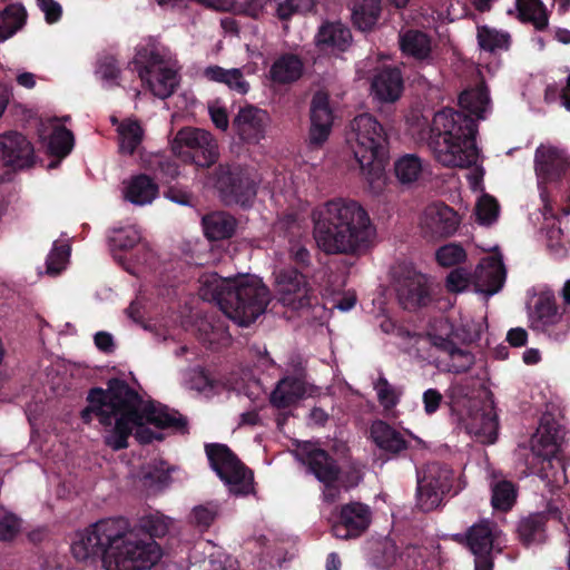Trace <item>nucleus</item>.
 <instances>
[{
    "instance_id": "a211bd4d",
    "label": "nucleus",
    "mask_w": 570,
    "mask_h": 570,
    "mask_svg": "<svg viewBox=\"0 0 570 570\" xmlns=\"http://www.w3.org/2000/svg\"><path fill=\"white\" fill-rule=\"evenodd\" d=\"M460 224L456 212L444 203H433L425 207L421 217L424 237L445 238L455 233Z\"/></svg>"
},
{
    "instance_id": "338daca9",
    "label": "nucleus",
    "mask_w": 570,
    "mask_h": 570,
    "mask_svg": "<svg viewBox=\"0 0 570 570\" xmlns=\"http://www.w3.org/2000/svg\"><path fill=\"white\" fill-rule=\"evenodd\" d=\"M165 196L176 204L191 206L193 195L186 189L170 186L166 190Z\"/></svg>"
},
{
    "instance_id": "393cba45",
    "label": "nucleus",
    "mask_w": 570,
    "mask_h": 570,
    "mask_svg": "<svg viewBox=\"0 0 570 570\" xmlns=\"http://www.w3.org/2000/svg\"><path fill=\"white\" fill-rule=\"evenodd\" d=\"M353 42L351 29L341 21L323 22L315 36L316 47L327 53L338 55L350 49Z\"/></svg>"
},
{
    "instance_id": "9d476101",
    "label": "nucleus",
    "mask_w": 570,
    "mask_h": 570,
    "mask_svg": "<svg viewBox=\"0 0 570 570\" xmlns=\"http://www.w3.org/2000/svg\"><path fill=\"white\" fill-rule=\"evenodd\" d=\"M465 484L455 479L445 464L432 462L417 473L416 504L422 511H432L441 505L444 497L453 491L459 493Z\"/></svg>"
},
{
    "instance_id": "864d4df0",
    "label": "nucleus",
    "mask_w": 570,
    "mask_h": 570,
    "mask_svg": "<svg viewBox=\"0 0 570 570\" xmlns=\"http://www.w3.org/2000/svg\"><path fill=\"white\" fill-rule=\"evenodd\" d=\"M476 219L482 225H491L499 215V204L492 196L484 195L480 198L475 207Z\"/></svg>"
},
{
    "instance_id": "20e7f679",
    "label": "nucleus",
    "mask_w": 570,
    "mask_h": 570,
    "mask_svg": "<svg viewBox=\"0 0 570 570\" xmlns=\"http://www.w3.org/2000/svg\"><path fill=\"white\" fill-rule=\"evenodd\" d=\"M318 249H370L376 236L367 212L353 199L334 198L313 212Z\"/></svg>"
},
{
    "instance_id": "9b49d317",
    "label": "nucleus",
    "mask_w": 570,
    "mask_h": 570,
    "mask_svg": "<svg viewBox=\"0 0 570 570\" xmlns=\"http://www.w3.org/2000/svg\"><path fill=\"white\" fill-rule=\"evenodd\" d=\"M206 454L212 469L227 487L228 492L236 497L254 493L253 472L223 444L206 446Z\"/></svg>"
},
{
    "instance_id": "79ce46f5",
    "label": "nucleus",
    "mask_w": 570,
    "mask_h": 570,
    "mask_svg": "<svg viewBox=\"0 0 570 570\" xmlns=\"http://www.w3.org/2000/svg\"><path fill=\"white\" fill-rule=\"evenodd\" d=\"M110 249H134L141 244V249H148L142 244V236L135 226L121 227L114 229L108 236Z\"/></svg>"
},
{
    "instance_id": "052dcab7",
    "label": "nucleus",
    "mask_w": 570,
    "mask_h": 570,
    "mask_svg": "<svg viewBox=\"0 0 570 570\" xmlns=\"http://www.w3.org/2000/svg\"><path fill=\"white\" fill-rule=\"evenodd\" d=\"M70 252H49L46 258L45 273L49 276H56L65 271L69 264Z\"/></svg>"
},
{
    "instance_id": "6ab92c4d",
    "label": "nucleus",
    "mask_w": 570,
    "mask_h": 570,
    "mask_svg": "<svg viewBox=\"0 0 570 570\" xmlns=\"http://www.w3.org/2000/svg\"><path fill=\"white\" fill-rule=\"evenodd\" d=\"M35 164V148L20 132L0 135V165L12 170L29 168Z\"/></svg>"
},
{
    "instance_id": "a878e982",
    "label": "nucleus",
    "mask_w": 570,
    "mask_h": 570,
    "mask_svg": "<svg viewBox=\"0 0 570 570\" xmlns=\"http://www.w3.org/2000/svg\"><path fill=\"white\" fill-rule=\"evenodd\" d=\"M530 322L533 330L552 335L553 327L563 322V313L551 295L541 294L530 314Z\"/></svg>"
},
{
    "instance_id": "473e14b6",
    "label": "nucleus",
    "mask_w": 570,
    "mask_h": 570,
    "mask_svg": "<svg viewBox=\"0 0 570 570\" xmlns=\"http://www.w3.org/2000/svg\"><path fill=\"white\" fill-rule=\"evenodd\" d=\"M400 49L405 56L424 60L431 55V39L423 31L410 29L400 35Z\"/></svg>"
},
{
    "instance_id": "7c9ffc66",
    "label": "nucleus",
    "mask_w": 570,
    "mask_h": 570,
    "mask_svg": "<svg viewBox=\"0 0 570 570\" xmlns=\"http://www.w3.org/2000/svg\"><path fill=\"white\" fill-rule=\"evenodd\" d=\"M159 193L158 185L146 174L132 176L125 189V198L134 205L150 204Z\"/></svg>"
},
{
    "instance_id": "5701e85b",
    "label": "nucleus",
    "mask_w": 570,
    "mask_h": 570,
    "mask_svg": "<svg viewBox=\"0 0 570 570\" xmlns=\"http://www.w3.org/2000/svg\"><path fill=\"white\" fill-rule=\"evenodd\" d=\"M269 120L267 111L247 106L239 109L233 120V127L243 141L257 144L265 137Z\"/></svg>"
},
{
    "instance_id": "8fccbe9b",
    "label": "nucleus",
    "mask_w": 570,
    "mask_h": 570,
    "mask_svg": "<svg viewBox=\"0 0 570 570\" xmlns=\"http://www.w3.org/2000/svg\"><path fill=\"white\" fill-rule=\"evenodd\" d=\"M311 122L333 126V112L330 107L328 97L317 92L313 96L309 110Z\"/></svg>"
},
{
    "instance_id": "bf43d9fd",
    "label": "nucleus",
    "mask_w": 570,
    "mask_h": 570,
    "mask_svg": "<svg viewBox=\"0 0 570 570\" xmlns=\"http://www.w3.org/2000/svg\"><path fill=\"white\" fill-rule=\"evenodd\" d=\"M190 570H236L230 559L223 553H210L208 558L202 560L199 564L194 563Z\"/></svg>"
},
{
    "instance_id": "2f4dec72",
    "label": "nucleus",
    "mask_w": 570,
    "mask_h": 570,
    "mask_svg": "<svg viewBox=\"0 0 570 570\" xmlns=\"http://www.w3.org/2000/svg\"><path fill=\"white\" fill-rule=\"evenodd\" d=\"M370 434L375 445L385 452L399 453L406 449V441L402 433L384 421H374L371 425Z\"/></svg>"
},
{
    "instance_id": "72a5a7b5",
    "label": "nucleus",
    "mask_w": 570,
    "mask_h": 570,
    "mask_svg": "<svg viewBox=\"0 0 570 570\" xmlns=\"http://www.w3.org/2000/svg\"><path fill=\"white\" fill-rule=\"evenodd\" d=\"M476 39L479 47L490 53L507 51L511 45V37L508 32L497 30L489 26L478 27Z\"/></svg>"
},
{
    "instance_id": "f8f14e48",
    "label": "nucleus",
    "mask_w": 570,
    "mask_h": 570,
    "mask_svg": "<svg viewBox=\"0 0 570 570\" xmlns=\"http://www.w3.org/2000/svg\"><path fill=\"white\" fill-rule=\"evenodd\" d=\"M295 455L324 485V501L328 503L337 501L342 489H346L347 485L341 480L340 470L328 454L314 443L302 442L297 445Z\"/></svg>"
},
{
    "instance_id": "423d86ee",
    "label": "nucleus",
    "mask_w": 570,
    "mask_h": 570,
    "mask_svg": "<svg viewBox=\"0 0 570 570\" xmlns=\"http://www.w3.org/2000/svg\"><path fill=\"white\" fill-rule=\"evenodd\" d=\"M346 142L366 180L370 184L380 180L390 158V140L384 126L371 114H361L351 121Z\"/></svg>"
},
{
    "instance_id": "6e6552de",
    "label": "nucleus",
    "mask_w": 570,
    "mask_h": 570,
    "mask_svg": "<svg viewBox=\"0 0 570 570\" xmlns=\"http://www.w3.org/2000/svg\"><path fill=\"white\" fill-rule=\"evenodd\" d=\"M451 409L458 414L465 430L482 443H494L498 435V416L491 402L469 396V389L452 383L446 392Z\"/></svg>"
},
{
    "instance_id": "58836bf2",
    "label": "nucleus",
    "mask_w": 570,
    "mask_h": 570,
    "mask_svg": "<svg viewBox=\"0 0 570 570\" xmlns=\"http://www.w3.org/2000/svg\"><path fill=\"white\" fill-rule=\"evenodd\" d=\"M171 524V519L160 514L159 512L149 513L139 519V528L147 532L149 537H140L136 528L130 525L131 531L139 539L151 540L153 537H163L165 535L169 527ZM154 542L159 547V544L154 540Z\"/></svg>"
},
{
    "instance_id": "6e6d98bb",
    "label": "nucleus",
    "mask_w": 570,
    "mask_h": 570,
    "mask_svg": "<svg viewBox=\"0 0 570 570\" xmlns=\"http://www.w3.org/2000/svg\"><path fill=\"white\" fill-rule=\"evenodd\" d=\"M485 328V323L483 318L478 321L474 320H463L461 327L456 328L453 332V336L460 338L464 342H474L480 338L482 332Z\"/></svg>"
},
{
    "instance_id": "e2e57ef3",
    "label": "nucleus",
    "mask_w": 570,
    "mask_h": 570,
    "mask_svg": "<svg viewBox=\"0 0 570 570\" xmlns=\"http://www.w3.org/2000/svg\"><path fill=\"white\" fill-rule=\"evenodd\" d=\"M332 131L331 126L311 122L308 141L313 147H321L327 139Z\"/></svg>"
},
{
    "instance_id": "a19ab883",
    "label": "nucleus",
    "mask_w": 570,
    "mask_h": 570,
    "mask_svg": "<svg viewBox=\"0 0 570 570\" xmlns=\"http://www.w3.org/2000/svg\"><path fill=\"white\" fill-rule=\"evenodd\" d=\"M27 13L22 7L10 4L0 13V41L13 36L26 22Z\"/></svg>"
},
{
    "instance_id": "7ed1b4c3",
    "label": "nucleus",
    "mask_w": 570,
    "mask_h": 570,
    "mask_svg": "<svg viewBox=\"0 0 570 570\" xmlns=\"http://www.w3.org/2000/svg\"><path fill=\"white\" fill-rule=\"evenodd\" d=\"M459 105L462 110L444 108L434 115L429 147L441 165L470 168L476 165L480 156L476 121L484 119L490 105L485 83L463 90L459 96Z\"/></svg>"
},
{
    "instance_id": "0e129e2a",
    "label": "nucleus",
    "mask_w": 570,
    "mask_h": 570,
    "mask_svg": "<svg viewBox=\"0 0 570 570\" xmlns=\"http://www.w3.org/2000/svg\"><path fill=\"white\" fill-rule=\"evenodd\" d=\"M435 258L443 267H458L466 261V252H435Z\"/></svg>"
},
{
    "instance_id": "4468645a",
    "label": "nucleus",
    "mask_w": 570,
    "mask_h": 570,
    "mask_svg": "<svg viewBox=\"0 0 570 570\" xmlns=\"http://www.w3.org/2000/svg\"><path fill=\"white\" fill-rule=\"evenodd\" d=\"M214 183L226 204L248 207L257 194L255 180L238 165L219 164L214 170Z\"/></svg>"
},
{
    "instance_id": "4c0bfd02",
    "label": "nucleus",
    "mask_w": 570,
    "mask_h": 570,
    "mask_svg": "<svg viewBox=\"0 0 570 570\" xmlns=\"http://www.w3.org/2000/svg\"><path fill=\"white\" fill-rule=\"evenodd\" d=\"M119 150L134 155L144 138V129L137 120L126 119L118 127Z\"/></svg>"
},
{
    "instance_id": "1a4fd4ad",
    "label": "nucleus",
    "mask_w": 570,
    "mask_h": 570,
    "mask_svg": "<svg viewBox=\"0 0 570 570\" xmlns=\"http://www.w3.org/2000/svg\"><path fill=\"white\" fill-rule=\"evenodd\" d=\"M129 66L138 72L142 83L157 98L170 97L178 86L177 71L166 65L164 57L153 43L137 47Z\"/></svg>"
},
{
    "instance_id": "cd10ccee",
    "label": "nucleus",
    "mask_w": 570,
    "mask_h": 570,
    "mask_svg": "<svg viewBox=\"0 0 570 570\" xmlns=\"http://www.w3.org/2000/svg\"><path fill=\"white\" fill-rule=\"evenodd\" d=\"M351 21L362 32L372 31L382 13V0H350Z\"/></svg>"
},
{
    "instance_id": "4d7b16f0",
    "label": "nucleus",
    "mask_w": 570,
    "mask_h": 570,
    "mask_svg": "<svg viewBox=\"0 0 570 570\" xmlns=\"http://www.w3.org/2000/svg\"><path fill=\"white\" fill-rule=\"evenodd\" d=\"M423 559L424 554L421 548L409 546L399 554L397 559L393 557L391 560H386L385 564L400 562L405 569L413 570L423 562Z\"/></svg>"
},
{
    "instance_id": "ddd939ff",
    "label": "nucleus",
    "mask_w": 570,
    "mask_h": 570,
    "mask_svg": "<svg viewBox=\"0 0 570 570\" xmlns=\"http://www.w3.org/2000/svg\"><path fill=\"white\" fill-rule=\"evenodd\" d=\"M534 170L538 178V188L541 199L547 203L549 197L548 185L567 183L566 202L570 213V157L554 146L541 144L534 153Z\"/></svg>"
},
{
    "instance_id": "c9c22d12",
    "label": "nucleus",
    "mask_w": 570,
    "mask_h": 570,
    "mask_svg": "<svg viewBox=\"0 0 570 570\" xmlns=\"http://www.w3.org/2000/svg\"><path fill=\"white\" fill-rule=\"evenodd\" d=\"M205 76L213 81L227 85L232 90L245 95L249 89V83L244 79L240 69H224L219 66L206 68Z\"/></svg>"
},
{
    "instance_id": "412c9836",
    "label": "nucleus",
    "mask_w": 570,
    "mask_h": 570,
    "mask_svg": "<svg viewBox=\"0 0 570 570\" xmlns=\"http://www.w3.org/2000/svg\"><path fill=\"white\" fill-rule=\"evenodd\" d=\"M507 271L500 255L483 258L473 272L474 291L485 297L499 293L505 282Z\"/></svg>"
},
{
    "instance_id": "680f3d73",
    "label": "nucleus",
    "mask_w": 570,
    "mask_h": 570,
    "mask_svg": "<svg viewBox=\"0 0 570 570\" xmlns=\"http://www.w3.org/2000/svg\"><path fill=\"white\" fill-rule=\"evenodd\" d=\"M38 7L45 13L47 23L58 22L62 16L61 6L55 0H37Z\"/></svg>"
},
{
    "instance_id": "603ef678",
    "label": "nucleus",
    "mask_w": 570,
    "mask_h": 570,
    "mask_svg": "<svg viewBox=\"0 0 570 570\" xmlns=\"http://www.w3.org/2000/svg\"><path fill=\"white\" fill-rule=\"evenodd\" d=\"M198 331L202 340L209 344H225L229 340L226 328L219 322L214 323L212 318L202 320Z\"/></svg>"
},
{
    "instance_id": "39448f33",
    "label": "nucleus",
    "mask_w": 570,
    "mask_h": 570,
    "mask_svg": "<svg viewBox=\"0 0 570 570\" xmlns=\"http://www.w3.org/2000/svg\"><path fill=\"white\" fill-rule=\"evenodd\" d=\"M199 295L205 301L216 302L222 312L239 326L254 323L271 301L268 287L252 274L234 277L204 274L199 278Z\"/></svg>"
},
{
    "instance_id": "37998d69",
    "label": "nucleus",
    "mask_w": 570,
    "mask_h": 570,
    "mask_svg": "<svg viewBox=\"0 0 570 570\" xmlns=\"http://www.w3.org/2000/svg\"><path fill=\"white\" fill-rule=\"evenodd\" d=\"M518 532L521 541L527 546L542 542L544 540V518L541 514H534L521 520Z\"/></svg>"
},
{
    "instance_id": "ea45409f",
    "label": "nucleus",
    "mask_w": 570,
    "mask_h": 570,
    "mask_svg": "<svg viewBox=\"0 0 570 570\" xmlns=\"http://www.w3.org/2000/svg\"><path fill=\"white\" fill-rule=\"evenodd\" d=\"M422 160L414 154H405L394 163L395 176L403 185L416 181L422 174Z\"/></svg>"
},
{
    "instance_id": "4be33fe9",
    "label": "nucleus",
    "mask_w": 570,
    "mask_h": 570,
    "mask_svg": "<svg viewBox=\"0 0 570 570\" xmlns=\"http://www.w3.org/2000/svg\"><path fill=\"white\" fill-rule=\"evenodd\" d=\"M371 523V510L360 502H352L341 508L340 519L332 525L334 537L352 539L360 537Z\"/></svg>"
},
{
    "instance_id": "c756f323",
    "label": "nucleus",
    "mask_w": 570,
    "mask_h": 570,
    "mask_svg": "<svg viewBox=\"0 0 570 570\" xmlns=\"http://www.w3.org/2000/svg\"><path fill=\"white\" fill-rule=\"evenodd\" d=\"M202 226L207 239L223 240L233 237L237 220L226 212H212L202 218Z\"/></svg>"
},
{
    "instance_id": "aec40b11",
    "label": "nucleus",
    "mask_w": 570,
    "mask_h": 570,
    "mask_svg": "<svg viewBox=\"0 0 570 570\" xmlns=\"http://www.w3.org/2000/svg\"><path fill=\"white\" fill-rule=\"evenodd\" d=\"M400 269L394 272L399 298L406 307L425 305L430 295L428 277L411 265L400 266Z\"/></svg>"
},
{
    "instance_id": "b1692460",
    "label": "nucleus",
    "mask_w": 570,
    "mask_h": 570,
    "mask_svg": "<svg viewBox=\"0 0 570 570\" xmlns=\"http://www.w3.org/2000/svg\"><path fill=\"white\" fill-rule=\"evenodd\" d=\"M320 389L302 377L286 376L282 379L271 394V402L278 409L288 407L303 397H314Z\"/></svg>"
},
{
    "instance_id": "69168bd1",
    "label": "nucleus",
    "mask_w": 570,
    "mask_h": 570,
    "mask_svg": "<svg viewBox=\"0 0 570 570\" xmlns=\"http://www.w3.org/2000/svg\"><path fill=\"white\" fill-rule=\"evenodd\" d=\"M98 72L105 80H116L120 73V69L114 57H106L100 61Z\"/></svg>"
},
{
    "instance_id": "dca6fc26",
    "label": "nucleus",
    "mask_w": 570,
    "mask_h": 570,
    "mask_svg": "<svg viewBox=\"0 0 570 570\" xmlns=\"http://www.w3.org/2000/svg\"><path fill=\"white\" fill-rule=\"evenodd\" d=\"M274 276L275 293L282 305L299 309L311 304L312 288L303 274L295 268H282Z\"/></svg>"
},
{
    "instance_id": "f257e3e1",
    "label": "nucleus",
    "mask_w": 570,
    "mask_h": 570,
    "mask_svg": "<svg viewBox=\"0 0 570 570\" xmlns=\"http://www.w3.org/2000/svg\"><path fill=\"white\" fill-rule=\"evenodd\" d=\"M89 405L81 413L89 422L95 414L107 428L105 442L112 450L128 446V438L135 434L140 443H150L163 438L159 429L180 430L185 423L177 413L153 402H145L121 380L108 382L107 390L95 389L88 395Z\"/></svg>"
},
{
    "instance_id": "a18cd8bd",
    "label": "nucleus",
    "mask_w": 570,
    "mask_h": 570,
    "mask_svg": "<svg viewBox=\"0 0 570 570\" xmlns=\"http://www.w3.org/2000/svg\"><path fill=\"white\" fill-rule=\"evenodd\" d=\"M219 511V504L214 501L195 505L190 511L189 522L202 531L207 530L218 517Z\"/></svg>"
},
{
    "instance_id": "49530a36",
    "label": "nucleus",
    "mask_w": 570,
    "mask_h": 570,
    "mask_svg": "<svg viewBox=\"0 0 570 570\" xmlns=\"http://www.w3.org/2000/svg\"><path fill=\"white\" fill-rule=\"evenodd\" d=\"M491 489L492 507L502 511L511 509L517 498L514 485L507 480H500L498 482H491Z\"/></svg>"
},
{
    "instance_id": "de8ad7c7",
    "label": "nucleus",
    "mask_w": 570,
    "mask_h": 570,
    "mask_svg": "<svg viewBox=\"0 0 570 570\" xmlns=\"http://www.w3.org/2000/svg\"><path fill=\"white\" fill-rule=\"evenodd\" d=\"M379 403L389 411L394 409L403 394L401 387L392 385L384 376H380L374 383Z\"/></svg>"
},
{
    "instance_id": "bb28decb",
    "label": "nucleus",
    "mask_w": 570,
    "mask_h": 570,
    "mask_svg": "<svg viewBox=\"0 0 570 570\" xmlns=\"http://www.w3.org/2000/svg\"><path fill=\"white\" fill-rule=\"evenodd\" d=\"M403 76L397 67H385L374 77L372 89L382 101H396L403 91Z\"/></svg>"
},
{
    "instance_id": "09e8293b",
    "label": "nucleus",
    "mask_w": 570,
    "mask_h": 570,
    "mask_svg": "<svg viewBox=\"0 0 570 570\" xmlns=\"http://www.w3.org/2000/svg\"><path fill=\"white\" fill-rule=\"evenodd\" d=\"M72 147L73 135L71 130L63 126L53 130L48 142V150L50 155L63 158L70 154Z\"/></svg>"
},
{
    "instance_id": "5fc2aeb1",
    "label": "nucleus",
    "mask_w": 570,
    "mask_h": 570,
    "mask_svg": "<svg viewBox=\"0 0 570 570\" xmlns=\"http://www.w3.org/2000/svg\"><path fill=\"white\" fill-rule=\"evenodd\" d=\"M153 170L157 178L169 183L178 177L179 165L170 157H156L153 161Z\"/></svg>"
},
{
    "instance_id": "f704fd0d",
    "label": "nucleus",
    "mask_w": 570,
    "mask_h": 570,
    "mask_svg": "<svg viewBox=\"0 0 570 570\" xmlns=\"http://www.w3.org/2000/svg\"><path fill=\"white\" fill-rule=\"evenodd\" d=\"M442 346L445 355L440 364L443 370L462 373L470 370L474 364V355L471 352L455 347L448 342H443Z\"/></svg>"
},
{
    "instance_id": "774afa93",
    "label": "nucleus",
    "mask_w": 570,
    "mask_h": 570,
    "mask_svg": "<svg viewBox=\"0 0 570 570\" xmlns=\"http://www.w3.org/2000/svg\"><path fill=\"white\" fill-rule=\"evenodd\" d=\"M442 395L435 389H429L423 393V404L426 414H433L439 409Z\"/></svg>"
},
{
    "instance_id": "3c124183",
    "label": "nucleus",
    "mask_w": 570,
    "mask_h": 570,
    "mask_svg": "<svg viewBox=\"0 0 570 570\" xmlns=\"http://www.w3.org/2000/svg\"><path fill=\"white\" fill-rule=\"evenodd\" d=\"M445 286L451 293H463L470 286L474 287L473 273L463 266L454 267L446 276Z\"/></svg>"
},
{
    "instance_id": "0eeeda50",
    "label": "nucleus",
    "mask_w": 570,
    "mask_h": 570,
    "mask_svg": "<svg viewBox=\"0 0 570 570\" xmlns=\"http://www.w3.org/2000/svg\"><path fill=\"white\" fill-rule=\"evenodd\" d=\"M563 439L564 431L554 417L551 414H543L530 441L531 473H535L550 491L567 483L566 463L560 455Z\"/></svg>"
},
{
    "instance_id": "f03ea898",
    "label": "nucleus",
    "mask_w": 570,
    "mask_h": 570,
    "mask_svg": "<svg viewBox=\"0 0 570 570\" xmlns=\"http://www.w3.org/2000/svg\"><path fill=\"white\" fill-rule=\"evenodd\" d=\"M72 556L81 562L101 560L105 570H149L161 558L151 540L139 539L128 519H101L76 534Z\"/></svg>"
},
{
    "instance_id": "e433bc0d",
    "label": "nucleus",
    "mask_w": 570,
    "mask_h": 570,
    "mask_svg": "<svg viewBox=\"0 0 570 570\" xmlns=\"http://www.w3.org/2000/svg\"><path fill=\"white\" fill-rule=\"evenodd\" d=\"M515 6L521 21L531 22L539 31L548 27V14L540 0H515Z\"/></svg>"
},
{
    "instance_id": "2eb2a0df",
    "label": "nucleus",
    "mask_w": 570,
    "mask_h": 570,
    "mask_svg": "<svg viewBox=\"0 0 570 570\" xmlns=\"http://www.w3.org/2000/svg\"><path fill=\"white\" fill-rule=\"evenodd\" d=\"M175 149L198 167H210L218 159V146L212 134L199 128L180 129L175 138Z\"/></svg>"
},
{
    "instance_id": "c03bdc74",
    "label": "nucleus",
    "mask_w": 570,
    "mask_h": 570,
    "mask_svg": "<svg viewBox=\"0 0 570 570\" xmlns=\"http://www.w3.org/2000/svg\"><path fill=\"white\" fill-rule=\"evenodd\" d=\"M275 14L281 21H287L295 14H306L315 10L317 0H272Z\"/></svg>"
},
{
    "instance_id": "f3484780",
    "label": "nucleus",
    "mask_w": 570,
    "mask_h": 570,
    "mask_svg": "<svg viewBox=\"0 0 570 570\" xmlns=\"http://www.w3.org/2000/svg\"><path fill=\"white\" fill-rule=\"evenodd\" d=\"M501 531L490 521H482L471 527L468 533V544L475 556V570H492L489 558L493 549L501 546Z\"/></svg>"
},
{
    "instance_id": "c85d7f7f",
    "label": "nucleus",
    "mask_w": 570,
    "mask_h": 570,
    "mask_svg": "<svg viewBox=\"0 0 570 570\" xmlns=\"http://www.w3.org/2000/svg\"><path fill=\"white\" fill-rule=\"evenodd\" d=\"M304 72V62L295 53L281 55L269 68V79L277 85H291L299 80Z\"/></svg>"
},
{
    "instance_id": "13d9d810",
    "label": "nucleus",
    "mask_w": 570,
    "mask_h": 570,
    "mask_svg": "<svg viewBox=\"0 0 570 570\" xmlns=\"http://www.w3.org/2000/svg\"><path fill=\"white\" fill-rule=\"evenodd\" d=\"M22 522L13 513L6 512L0 517V540L12 541L21 531Z\"/></svg>"
}]
</instances>
